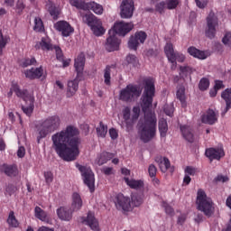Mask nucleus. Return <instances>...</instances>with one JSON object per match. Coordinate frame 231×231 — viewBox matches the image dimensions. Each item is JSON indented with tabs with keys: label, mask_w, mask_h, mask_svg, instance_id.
I'll list each match as a JSON object with an SVG mask.
<instances>
[{
	"label": "nucleus",
	"mask_w": 231,
	"mask_h": 231,
	"mask_svg": "<svg viewBox=\"0 0 231 231\" xmlns=\"http://www.w3.org/2000/svg\"><path fill=\"white\" fill-rule=\"evenodd\" d=\"M52 50L55 51L57 60H64V53L62 52V49H60V47L55 45Z\"/></svg>",
	"instance_id": "8fccbe9b"
},
{
	"label": "nucleus",
	"mask_w": 231,
	"mask_h": 231,
	"mask_svg": "<svg viewBox=\"0 0 231 231\" xmlns=\"http://www.w3.org/2000/svg\"><path fill=\"white\" fill-rule=\"evenodd\" d=\"M15 192H17V187L14 185L9 184L5 189V194H8V196H12Z\"/></svg>",
	"instance_id": "5fc2aeb1"
},
{
	"label": "nucleus",
	"mask_w": 231,
	"mask_h": 231,
	"mask_svg": "<svg viewBox=\"0 0 231 231\" xmlns=\"http://www.w3.org/2000/svg\"><path fill=\"white\" fill-rule=\"evenodd\" d=\"M80 131L75 125H68L65 129L51 135L52 148L64 162H75L80 154L82 141L79 135Z\"/></svg>",
	"instance_id": "f257e3e1"
},
{
	"label": "nucleus",
	"mask_w": 231,
	"mask_h": 231,
	"mask_svg": "<svg viewBox=\"0 0 231 231\" xmlns=\"http://www.w3.org/2000/svg\"><path fill=\"white\" fill-rule=\"evenodd\" d=\"M210 86V81L207 78H203L200 79L199 88L200 91H207L208 88Z\"/></svg>",
	"instance_id": "c03bdc74"
},
{
	"label": "nucleus",
	"mask_w": 231,
	"mask_h": 231,
	"mask_svg": "<svg viewBox=\"0 0 231 231\" xmlns=\"http://www.w3.org/2000/svg\"><path fill=\"white\" fill-rule=\"evenodd\" d=\"M177 98L181 103L182 107H187V97L185 96V87L180 86L178 88Z\"/></svg>",
	"instance_id": "72a5a7b5"
},
{
	"label": "nucleus",
	"mask_w": 231,
	"mask_h": 231,
	"mask_svg": "<svg viewBox=\"0 0 231 231\" xmlns=\"http://www.w3.org/2000/svg\"><path fill=\"white\" fill-rule=\"evenodd\" d=\"M35 217L40 219L41 221H46V217H48V214L42 210L40 207H36L34 208Z\"/></svg>",
	"instance_id": "79ce46f5"
},
{
	"label": "nucleus",
	"mask_w": 231,
	"mask_h": 231,
	"mask_svg": "<svg viewBox=\"0 0 231 231\" xmlns=\"http://www.w3.org/2000/svg\"><path fill=\"white\" fill-rule=\"evenodd\" d=\"M178 51H174V46L172 43L168 42L164 47V53L169 60V62H174V56Z\"/></svg>",
	"instance_id": "7c9ffc66"
},
{
	"label": "nucleus",
	"mask_w": 231,
	"mask_h": 231,
	"mask_svg": "<svg viewBox=\"0 0 231 231\" xmlns=\"http://www.w3.org/2000/svg\"><path fill=\"white\" fill-rule=\"evenodd\" d=\"M34 32H42L44 30V24L42 23V20L41 18L34 19Z\"/></svg>",
	"instance_id": "a18cd8bd"
},
{
	"label": "nucleus",
	"mask_w": 231,
	"mask_h": 231,
	"mask_svg": "<svg viewBox=\"0 0 231 231\" xmlns=\"http://www.w3.org/2000/svg\"><path fill=\"white\" fill-rule=\"evenodd\" d=\"M109 134L112 140H116V138H118V131H116L115 128H111L109 130Z\"/></svg>",
	"instance_id": "69168bd1"
},
{
	"label": "nucleus",
	"mask_w": 231,
	"mask_h": 231,
	"mask_svg": "<svg viewBox=\"0 0 231 231\" xmlns=\"http://www.w3.org/2000/svg\"><path fill=\"white\" fill-rule=\"evenodd\" d=\"M14 93H15L18 98H23L25 104H27V106H22V110L27 116H31L35 107V106L33 105L35 102V97H33V95L28 93V90L26 89H21L17 83H12L11 89L7 95L8 97H12Z\"/></svg>",
	"instance_id": "7ed1b4c3"
},
{
	"label": "nucleus",
	"mask_w": 231,
	"mask_h": 231,
	"mask_svg": "<svg viewBox=\"0 0 231 231\" xmlns=\"http://www.w3.org/2000/svg\"><path fill=\"white\" fill-rule=\"evenodd\" d=\"M142 95V90L136 85H127L125 88L120 91V100L123 102H133L134 98H138Z\"/></svg>",
	"instance_id": "1a4fd4ad"
},
{
	"label": "nucleus",
	"mask_w": 231,
	"mask_h": 231,
	"mask_svg": "<svg viewBox=\"0 0 231 231\" xmlns=\"http://www.w3.org/2000/svg\"><path fill=\"white\" fill-rule=\"evenodd\" d=\"M91 30L94 35L100 37V35H104L106 33V30L102 26V21L97 20L91 27Z\"/></svg>",
	"instance_id": "2f4dec72"
},
{
	"label": "nucleus",
	"mask_w": 231,
	"mask_h": 231,
	"mask_svg": "<svg viewBox=\"0 0 231 231\" xmlns=\"http://www.w3.org/2000/svg\"><path fill=\"white\" fill-rule=\"evenodd\" d=\"M86 225H88L91 230L98 231V220L95 217V214L88 212L86 219L83 220Z\"/></svg>",
	"instance_id": "b1692460"
},
{
	"label": "nucleus",
	"mask_w": 231,
	"mask_h": 231,
	"mask_svg": "<svg viewBox=\"0 0 231 231\" xmlns=\"http://www.w3.org/2000/svg\"><path fill=\"white\" fill-rule=\"evenodd\" d=\"M154 91V81L152 79H145L144 90L141 97L144 119L138 124V134L143 143H149L156 136V115L149 109L152 106Z\"/></svg>",
	"instance_id": "f03ea898"
},
{
	"label": "nucleus",
	"mask_w": 231,
	"mask_h": 231,
	"mask_svg": "<svg viewBox=\"0 0 231 231\" xmlns=\"http://www.w3.org/2000/svg\"><path fill=\"white\" fill-rule=\"evenodd\" d=\"M205 155L211 162L212 160H221L225 156V151L223 148H208L206 149Z\"/></svg>",
	"instance_id": "a211bd4d"
},
{
	"label": "nucleus",
	"mask_w": 231,
	"mask_h": 231,
	"mask_svg": "<svg viewBox=\"0 0 231 231\" xmlns=\"http://www.w3.org/2000/svg\"><path fill=\"white\" fill-rule=\"evenodd\" d=\"M44 178H45L46 183H48V185H50V183H51V181H53V173H51V171H45Z\"/></svg>",
	"instance_id": "0e129e2a"
},
{
	"label": "nucleus",
	"mask_w": 231,
	"mask_h": 231,
	"mask_svg": "<svg viewBox=\"0 0 231 231\" xmlns=\"http://www.w3.org/2000/svg\"><path fill=\"white\" fill-rule=\"evenodd\" d=\"M77 169L81 172L83 181L88 187L90 192H95V173L89 167L78 164Z\"/></svg>",
	"instance_id": "9d476101"
},
{
	"label": "nucleus",
	"mask_w": 231,
	"mask_h": 231,
	"mask_svg": "<svg viewBox=\"0 0 231 231\" xmlns=\"http://www.w3.org/2000/svg\"><path fill=\"white\" fill-rule=\"evenodd\" d=\"M97 136L101 138H106L107 134V125H104V123L100 122L99 126L97 127Z\"/></svg>",
	"instance_id": "ea45409f"
},
{
	"label": "nucleus",
	"mask_w": 231,
	"mask_h": 231,
	"mask_svg": "<svg viewBox=\"0 0 231 231\" xmlns=\"http://www.w3.org/2000/svg\"><path fill=\"white\" fill-rule=\"evenodd\" d=\"M162 207L164 208L165 212L166 214H168V216H174V209L172 208V207L167 204V202H163Z\"/></svg>",
	"instance_id": "6e6d98bb"
},
{
	"label": "nucleus",
	"mask_w": 231,
	"mask_h": 231,
	"mask_svg": "<svg viewBox=\"0 0 231 231\" xmlns=\"http://www.w3.org/2000/svg\"><path fill=\"white\" fill-rule=\"evenodd\" d=\"M82 198L79 193H73L72 195V204L71 208L74 212H77V210H80L82 208Z\"/></svg>",
	"instance_id": "c85d7f7f"
},
{
	"label": "nucleus",
	"mask_w": 231,
	"mask_h": 231,
	"mask_svg": "<svg viewBox=\"0 0 231 231\" xmlns=\"http://www.w3.org/2000/svg\"><path fill=\"white\" fill-rule=\"evenodd\" d=\"M159 131L161 133V136L165 137L167 135V131H169L167 120L165 119L159 120Z\"/></svg>",
	"instance_id": "e433bc0d"
},
{
	"label": "nucleus",
	"mask_w": 231,
	"mask_h": 231,
	"mask_svg": "<svg viewBox=\"0 0 231 231\" xmlns=\"http://www.w3.org/2000/svg\"><path fill=\"white\" fill-rule=\"evenodd\" d=\"M61 124L62 119H60V116L58 115L47 117L38 127V143L42 140V138H46L48 134H51V133L59 131Z\"/></svg>",
	"instance_id": "20e7f679"
},
{
	"label": "nucleus",
	"mask_w": 231,
	"mask_h": 231,
	"mask_svg": "<svg viewBox=\"0 0 231 231\" xmlns=\"http://www.w3.org/2000/svg\"><path fill=\"white\" fill-rule=\"evenodd\" d=\"M35 50H43V51H50L53 50L54 46L51 44V40L49 37L42 38V41L37 42L34 46Z\"/></svg>",
	"instance_id": "4be33fe9"
},
{
	"label": "nucleus",
	"mask_w": 231,
	"mask_h": 231,
	"mask_svg": "<svg viewBox=\"0 0 231 231\" xmlns=\"http://www.w3.org/2000/svg\"><path fill=\"white\" fill-rule=\"evenodd\" d=\"M165 8H167V4L165 1H162L155 5V12H158L159 14H164Z\"/></svg>",
	"instance_id": "de8ad7c7"
},
{
	"label": "nucleus",
	"mask_w": 231,
	"mask_h": 231,
	"mask_svg": "<svg viewBox=\"0 0 231 231\" xmlns=\"http://www.w3.org/2000/svg\"><path fill=\"white\" fill-rule=\"evenodd\" d=\"M185 62V55L180 52H176L174 56V61H170L171 63V69H176L178 63L176 62Z\"/></svg>",
	"instance_id": "4c0bfd02"
},
{
	"label": "nucleus",
	"mask_w": 231,
	"mask_h": 231,
	"mask_svg": "<svg viewBox=\"0 0 231 231\" xmlns=\"http://www.w3.org/2000/svg\"><path fill=\"white\" fill-rule=\"evenodd\" d=\"M115 205L117 210H124V212H129L131 210V199L124 196V194H118L116 196Z\"/></svg>",
	"instance_id": "f8f14e48"
},
{
	"label": "nucleus",
	"mask_w": 231,
	"mask_h": 231,
	"mask_svg": "<svg viewBox=\"0 0 231 231\" xmlns=\"http://www.w3.org/2000/svg\"><path fill=\"white\" fill-rule=\"evenodd\" d=\"M102 172L106 174V176H111L113 174V168L111 167H104L102 169Z\"/></svg>",
	"instance_id": "774afa93"
},
{
	"label": "nucleus",
	"mask_w": 231,
	"mask_h": 231,
	"mask_svg": "<svg viewBox=\"0 0 231 231\" xmlns=\"http://www.w3.org/2000/svg\"><path fill=\"white\" fill-rule=\"evenodd\" d=\"M55 29L58 32H60L63 37H69V35L75 32V29L69 24V23L64 21L56 23Z\"/></svg>",
	"instance_id": "f3484780"
},
{
	"label": "nucleus",
	"mask_w": 231,
	"mask_h": 231,
	"mask_svg": "<svg viewBox=\"0 0 231 231\" xmlns=\"http://www.w3.org/2000/svg\"><path fill=\"white\" fill-rule=\"evenodd\" d=\"M214 181L215 183H226V181H228V177L220 174L214 179Z\"/></svg>",
	"instance_id": "13d9d810"
},
{
	"label": "nucleus",
	"mask_w": 231,
	"mask_h": 231,
	"mask_svg": "<svg viewBox=\"0 0 231 231\" xmlns=\"http://www.w3.org/2000/svg\"><path fill=\"white\" fill-rule=\"evenodd\" d=\"M47 8H48V10H49V13L51 14V15L52 16V17H58L59 16V11L57 10V7H55L54 5H53V4H51V3H49L48 5H47Z\"/></svg>",
	"instance_id": "09e8293b"
},
{
	"label": "nucleus",
	"mask_w": 231,
	"mask_h": 231,
	"mask_svg": "<svg viewBox=\"0 0 231 231\" xmlns=\"http://www.w3.org/2000/svg\"><path fill=\"white\" fill-rule=\"evenodd\" d=\"M140 117V106H134L132 114V122H136Z\"/></svg>",
	"instance_id": "864d4df0"
},
{
	"label": "nucleus",
	"mask_w": 231,
	"mask_h": 231,
	"mask_svg": "<svg viewBox=\"0 0 231 231\" xmlns=\"http://www.w3.org/2000/svg\"><path fill=\"white\" fill-rule=\"evenodd\" d=\"M184 172L188 176H194L196 174V168L192 166H187L184 170Z\"/></svg>",
	"instance_id": "680f3d73"
},
{
	"label": "nucleus",
	"mask_w": 231,
	"mask_h": 231,
	"mask_svg": "<svg viewBox=\"0 0 231 231\" xmlns=\"http://www.w3.org/2000/svg\"><path fill=\"white\" fill-rule=\"evenodd\" d=\"M74 212L75 211H73L72 208H69L61 207L57 209L58 217H60L61 221H71V219H73Z\"/></svg>",
	"instance_id": "6ab92c4d"
},
{
	"label": "nucleus",
	"mask_w": 231,
	"mask_h": 231,
	"mask_svg": "<svg viewBox=\"0 0 231 231\" xmlns=\"http://www.w3.org/2000/svg\"><path fill=\"white\" fill-rule=\"evenodd\" d=\"M86 64V56L84 53L79 54L75 59L74 68L77 71V77L74 80L68 82L67 97L69 98L79 91V81L82 79L84 66Z\"/></svg>",
	"instance_id": "39448f33"
},
{
	"label": "nucleus",
	"mask_w": 231,
	"mask_h": 231,
	"mask_svg": "<svg viewBox=\"0 0 231 231\" xmlns=\"http://www.w3.org/2000/svg\"><path fill=\"white\" fill-rule=\"evenodd\" d=\"M134 27V25L132 23L119 22L115 23L113 29L110 30L115 31L116 35H121L122 37H125V35H127V33H129V32H131Z\"/></svg>",
	"instance_id": "4468645a"
},
{
	"label": "nucleus",
	"mask_w": 231,
	"mask_h": 231,
	"mask_svg": "<svg viewBox=\"0 0 231 231\" xmlns=\"http://www.w3.org/2000/svg\"><path fill=\"white\" fill-rule=\"evenodd\" d=\"M1 172H5L6 176H17L19 174V171L17 170V166L15 165H8V164H2L0 166Z\"/></svg>",
	"instance_id": "a878e982"
},
{
	"label": "nucleus",
	"mask_w": 231,
	"mask_h": 231,
	"mask_svg": "<svg viewBox=\"0 0 231 231\" xmlns=\"http://www.w3.org/2000/svg\"><path fill=\"white\" fill-rule=\"evenodd\" d=\"M188 53H189V55H191L192 57H195L196 59H200L201 60H205V59L208 57L207 52L203 51H199L195 47H189L188 49Z\"/></svg>",
	"instance_id": "c756f323"
},
{
	"label": "nucleus",
	"mask_w": 231,
	"mask_h": 231,
	"mask_svg": "<svg viewBox=\"0 0 231 231\" xmlns=\"http://www.w3.org/2000/svg\"><path fill=\"white\" fill-rule=\"evenodd\" d=\"M126 62L133 66H138V58L133 54H129L126 56Z\"/></svg>",
	"instance_id": "3c124183"
},
{
	"label": "nucleus",
	"mask_w": 231,
	"mask_h": 231,
	"mask_svg": "<svg viewBox=\"0 0 231 231\" xmlns=\"http://www.w3.org/2000/svg\"><path fill=\"white\" fill-rule=\"evenodd\" d=\"M143 203V194L133 193L132 194V205L134 207H140Z\"/></svg>",
	"instance_id": "c9c22d12"
},
{
	"label": "nucleus",
	"mask_w": 231,
	"mask_h": 231,
	"mask_svg": "<svg viewBox=\"0 0 231 231\" xmlns=\"http://www.w3.org/2000/svg\"><path fill=\"white\" fill-rule=\"evenodd\" d=\"M71 6H75L78 10L92 11L97 15H102L104 14V6L102 5L92 1L86 3L84 0H69Z\"/></svg>",
	"instance_id": "0eeeda50"
},
{
	"label": "nucleus",
	"mask_w": 231,
	"mask_h": 231,
	"mask_svg": "<svg viewBox=\"0 0 231 231\" xmlns=\"http://www.w3.org/2000/svg\"><path fill=\"white\" fill-rule=\"evenodd\" d=\"M180 133L186 142L189 143H194V130L190 126L186 125H180Z\"/></svg>",
	"instance_id": "5701e85b"
},
{
	"label": "nucleus",
	"mask_w": 231,
	"mask_h": 231,
	"mask_svg": "<svg viewBox=\"0 0 231 231\" xmlns=\"http://www.w3.org/2000/svg\"><path fill=\"white\" fill-rule=\"evenodd\" d=\"M113 69H115V66L113 65H107L104 69V82L106 86H111V73Z\"/></svg>",
	"instance_id": "f704fd0d"
},
{
	"label": "nucleus",
	"mask_w": 231,
	"mask_h": 231,
	"mask_svg": "<svg viewBox=\"0 0 231 231\" xmlns=\"http://www.w3.org/2000/svg\"><path fill=\"white\" fill-rule=\"evenodd\" d=\"M219 118V113L214 109H208V111L201 116L202 124H208V125H214Z\"/></svg>",
	"instance_id": "dca6fc26"
},
{
	"label": "nucleus",
	"mask_w": 231,
	"mask_h": 231,
	"mask_svg": "<svg viewBox=\"0 0 231 231\" xmlns=\"http://www.w3.org/2000/svg\"><path fill=\"white\" fill-rule=\"evenodd\" d=\"M148 172H149V176L151 178H155L156 172H158V169L156 168V166L154 164H151L148 168Z\"/></svg>",
	"instance_id": "4d7b16f0"
},
{
	"label": "nucleus",
	"mask_w": 231,
	"mask_h": 231,
	"mask_svg": "<svg viewBox=\"0 0 231 231\" xmlns=\"http://www.w3.org/2000/svg\"><path fill=\"white\" fill-rule=\"evenodd\" d=\"M36 62H37V60H35V58H31V59L28 58V59L23 60V61L22 62V67L28 68V66L35 65Z\"/></svg>",
	"instance_id": "603ef678"
},
{
	"label": "nucleus",
	"mask_w": 231,
	"mask_h": 231,
	"mask_svg": "<svg viewBox=\"0 0 231 231\" xmlns=\"http://www.w3.org/2000/svg\"><path fill=\"white\" fill-rule=\"evenodd\" d=\"M156 163H158L159 169L162 172H167L171 167V161L167 157L158 156L155 158Z\"/></svg>",
	"instance_id": "bb28decb"
},
{
	"label": "nucleus",
	"mask_w": 231,
	"mask_h": 231,
	"mask_svg": "<svg viewBox=\"0 0 231 231\" xmlns=\"http://www.w3.org/2000/svg\"><path fill=\"white\" fill-rule=\"evenodd\" d=\"M126 185L130 187V189H134V190H142L143 189V180H134V179H129L127 177L124 178Z\"/></svg>",
	"instance_id": "393cba45"
},
{
	"label": "nucleus",
	"mask_w": 231,
	"mask_h": 231,
	"mask_svg": "<svg viewBox=\"0 0 231 231\" xmlns=\"http://www.w3.org/2000/svg\"><path fill=\"white\" fill-rule=\"evenodd\" d=\"M180 5V0H166V8L168 10H175Z\"/></svg>",
	"instance_id": "49530a36"
},
{
	"label": "nucleus",
	"mask_w": 231,
	"mask_h": 231,
	"mask_svg": "<svg viewBox=\"0 0 231 231\" xmlns=\"http://www.w3.org/2000/svg\"><path fill=\"white\" fill-rule=\"evenodd\" d=\"M145 39H147V33L145 32H138L135 33L134 36H132L128 42V48L130 50L136 51L138 49V46L141 44H143L145 42Z\"/></svg>",
	"instance_id": "2eb2a0df"
},
{
	"label": "nucleus",
	"mask_w": 231,
	"mask_h": 231,
	"mask_svg": "<svg viewBox=\"0 0 231 231\" xmlns=\"http://www.w3.org/2000/svg\"><path fill=\"white\" fill-rule=\"evenodd\" d=\"M81 17H82V21L83 23H85V24H88V26H90V28L97 22L100 21V19H98L97 16H95V14H93V13H88V14H80Z\"/></svg>",
	"instance_id": "cd10ccee"
},
{
	"label": "nucleus",
	"mask_w": 231,
	"mask_h": 231,
	"mask_svg": "<svg viewBox=\"0 0 231 231\" xmlns=\"http://www.w3.org/2000/svg\"><path fill=\"white\" fill-rule=\"evenodd\" d=\"M7 223L8 225H10V226H13L14 228H17L19 226V221H17V218H15L14 211H10L9 217L7 218Z\"/></svg>",
	"instance_id": "a19ab883"
},
{
	"label": "nucleus",
	"mask_w": 231,
	"mask_h": 231,
	"mask_svg": "<svg viewBox=\"0 0 231 231\" xmlns=\"http://www.w3.org/2000/svg\"><path fill=\"white\" fill-rule=\"evenodd\" d=\"M197 208L200 212H203L206 217H212L216 212L212 199L207 197V193L201 189L197 193Z\"/></svg>",
	"instance_id": "423d86ee"
},
{
	"label": "nucleus",
	"mask_w": 231,
	"mask_h": 231,
	"mask_svg": "<svg viewBox=\"0 0 231 231\" xmlns=\"http://www.w3.org/2000/svg\"><path fill=\"white\" fill-rule=\"evenodd\" d=\"M222 42L226 46H231V32H226Z\"/></svg>",
	"instance_id": "052dcab7"
},
{
	"label": "nucleus",
	"mask_w": 231,
	"mask_h": 231,
	"mask_svg": "<svg viewBox=\"0 0 231 231\" xmlns=\"http://www.w3.org/2000/svg\"><path fill=\"white\" fill-rule=\"evenodd\" d=\"M25 153H26V150L24 149V147H23V146L19 147V149L17 151L18 158H24Z\"/></svg>",
	"instance_id": "338daca9"
},
{
	"label": "nucleus",
	"mask_w": 231,
	"mask_h": 231,
	"mask_svg": "<svg viewBox=\"0 0 231 231\" xmlns=\"http://www.w3.org/2000/svg\"><path fill=\"white\" fill-rule=\"evenodd\" d=\"M133 14H134V0H123L120 5L122 19H131Z\"/></svg>",
	"instance_id": "9b49d317"
},
{
	"label": "nucleus",
	"mask_w": 231,
	"mask_h": 231,
	"mask_svg": "<svg viewBox=\"0 0 231 231\" xmlns=\"http://www.w3.org/2000/svg\"><path fill=\"white\" fill-rule=\"evenodd\" d=\"M221 98L226 102V107L222 111L221 116H225L231 109V88H226L221 93Z\"/></svg>",
	"instance_id": "412c9836"
},
{
	"label": "nucleus",
	"mask_w": 231,
	"mask_h": 231,
	"mask_svg": "<svg viewBox=\"0 0 231 231\" xmlns=\"http://www.w3.org/2000/svg\"><path fill=\"white\" fill-rule=\"evenodd\" d=\"M106 48L107 51H116L120 48V40L116 37L115 31L109 30L108 37L106 38Z\"/></svg>",
	"instance_id": "ddd939ff"
},
{
	"label": "nucleus",
	"mask_w": 231,
	"mask_h": 231,
	"mask_svg": "<svg viewBox=\"0 0 231 231\" xmlns=\"http://www.w3.org/2000/svg\"><path fill=\"white\" fill-rule=\"evenodd\" d=\"M123 118L127 122L131 118V108L126 106L123 109Z\"/></svg>",
	"instance_id": "bf43d9fd"
},
{
	"label": "nucleus",
	"mask_w": 231,
	"mask_h": 231,
	"mask_svg": "<svg viewBox=\"0 0 231 231\" xmlns=\"http://www.w3.org/2000/svg\"><path fill=\"white\" fill-rule=\"evenodd\" d=\"M8 42H10V36H4L0 32V56L3 55V50L6 48Z\"/></svg>",
	"instance_id": "58836bf2"
},
{
	"label": "nucleus",
	"mask_w": 231,
	"mask_h": 231,
	"mask_svg": "<svg viewBox=\"0 0 231 231\" xmlns=\"http://www.w3.org/2000/svg\"><path fill=\"white\" fill-rule=\"evenodd\" d=\"M115 158V153L109 152H103L97 161V165H104V163H107L109 160H113Z\"/></svg>",
	"instance_id": "473e14b6"
},
{
	"label": "nucleus",
	"mask_w": 231,
	"mask_h": 231,
	"mask_svg": "<svg viewBox=\"0 0 231 231\" xmlns=\"http://www.w3.org/2000/svg\"><path fill=\"white\" fill-rule=\"evenodd\" d=\"M180 76L182 78V79H185V77H189V75H192L194 69L190 67H180Z\"/></svg>",
	"instance_id": "37998d69"
},
{
	"label": "nucleus",
	"mask_w": 231,
	"mask_h": 231,
	"mask_svg": "<svg viewBox=\"0 0 231 231\" xmlns=\"http://www.w3.org/2000/svg\"><path fill=\"white\" fill-rule=\"evenodd\" d=\"M217 26H219V19L214 11H210L206 18L205 35L208 39H214L216 37Z\"/></svg>",
	"instance_id": "6e6552de"
},
{
	"label": "nucleus",
	"mask_w": 231,
	"mask_h": 231,
	"mask_svg": "<svg viewBox=\"0 0 231 231\" xmlns=\"http://www.w3.org/2000/svg\"><path fill=\"white\" fill-rule=\"evenodd\" d=\"M44 73V69L42 67L31 69L24 70V75L26 79H30V80H35V79H41L42 74Z\"/></svg>",
	"instance_id": "aec40b11"
},
{
	"label": "nucleus",
	"mask_w": 231,
	"mask_h": 231,
	"mask_svg": "<svg viewBox=\"0 0 231 231\" xmlns=\"http://www.w3.org/2000/svg\"><path fill=\"white\" fill-rule=\"evenodd\" d=\"M164 113L168 116H172V115L174 114V106L172 105L166 106L164 107Z\"/></svg>",
	"instance_id": "e2e57ef3"
}]
</instances>
